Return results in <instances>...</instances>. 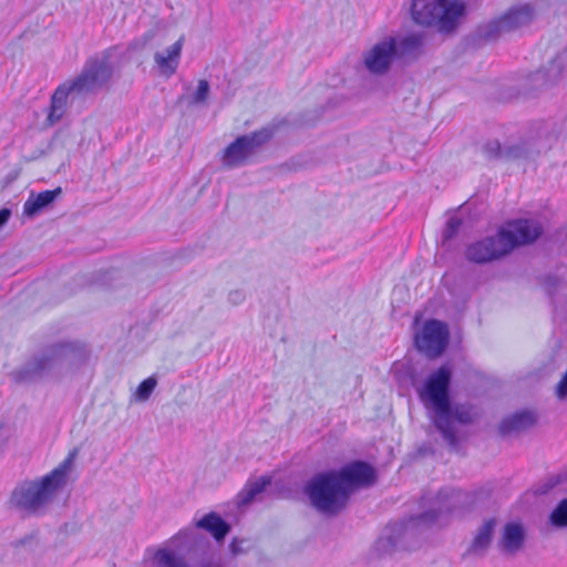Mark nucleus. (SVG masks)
<instances>
[{
	"label": "nucleus",
	"instance_id": "1",
	"mask_svg": "<svg viewBox=\"0 0 567 567\" xmlns=\"http://www.w3.org/2000/svg\"><path fill=\"white\" fill-rule=\"evenodd\" d=\"M452 372L447 365H442L431 373L423 385L417 389L421 402L431 411V420L444 441L452 450L458 445L455 423L468 424L472 422L470 410L464 405H452L449 398V388Z\"/></svg>",
	"mask_w": 567,
	"mask_h": 567
},
{
	"label": "nucleus",
	"instance_id": "2",
	"mask_svg": "<svg viewBox=\"0 0 567 567\" xmlns=\"http://www.w3.org/2000/svg\"><path fill=\"white\" fill-rule=\"evenodd\" d=\"M543 233L535 219L509 221L492 237L478 240L466 249V258L476 264H485L509 254L515 247L534 243Z\"/></svg>",
	"mask_w": 567,
	"mask_h": 567
},
{
	"label": "nucleus",
	"instance_id": "3",
	"mask_svg": "<svg viewBox=\"0 0 567 567\" xmlns=\"http://www.w3.org/2000/svg\"><path fill=\"white\" fill-rule=\"evenodd\" d=\"M76 454V450L71 451L68 457L49 474L17 486L11 495L12 505L28 515L43 514L56 493L66 484Z\"/></svg>",
	"mask_w": 567,
	"mask_h": 567
},
{
	"label": "nucleus",
	"instance_id": "4",
	"mask_svg": "<svg viewBox=\"0 0 567 567\" xmlns=\"http://www.w3.org/2000/svg\"><path fill=\"white\" fill-rule=\"evenodd\" d=\"M83 358L84 349L73 342L52 344L17 370L13 375L19 382H30L56 371L64 364H75Z\"/></svg>",
	"mask_w": 567,
	"mask_h": 567
},
{
	"label": "nucleus",
	"instance_id": "5",
	"mask_svg": "<svg viewBox=\"0 0 567 567\" xmlns=\"http://www.w3.org/2000/svg\"><path fill=\"white\" fill-rule=\"evenodd\" d=\"M305 491L311 505L318 512L327 515L339 513L346 507L349 498L333 471L313 476Z\"/></svg>",
	"mask_w": 567,
	"mask_h": 567
},
{
	"label": "nucleus",
	"instance_id": "6",
	"mask_svg": "<svg viewBox=\"0 0 567 567\" xmlns=\"http://www.w3.org/2000/svg\"><path fill=\"white\" fill-rule=\"evenodd\" d=\"M411 13L417 24L450 31L464 13V4L457 0H413Z\"/></svg>",
	"mask_w": 567,
	"mask_h": 567
},
{
	"label": "nucleus",
	"instance_id": "7",
	"mask_svg": "<svg viewBox=\"0 0 567 567\" xmlns=\"http://www.w3.org/2000/svg\"><path fill=\"white\" fill-rule=\"evenodd\" d=\"M112 54L104 51L86 60L82 71L71 83L76 90V95L93 94L102 90L113 75Z\"/></svg>",
	"mask_w": 567,
	"mask_h": 567
},
{
	"label": "nucleus",
	"instance_id": "8",
	"mask_svg": "<svg viewBox=\"0 0 567 567\" xmlns=\"http://www.w3.org/2000/svg\"><path fill=\"white\" fill-rule=\"evenodd\" d=\"M536 8L532 3L512 7L499 18L489 21L480 29L481 38L494 41L504 34L528 25L536 18Z\"/></svg>",
	"mask_w": 567,
	"mask_h": 567
},
{
	"label": "nucleus",
	"instance_id": "9",
	"mask_svg": "<svg viewBox=\"0 0 567 567\" xmlns=\"http://www.w3.org/2000/svg\"><path fill=\"white\" fill-rule=\"evenodd\" d=\"M461 493L454 489H444L437 493L431 508L419 516L411 517L400 530L405 534L416 528H426L442 522V517L450 514L461 504Z\"/></svg>",
	"mask_w": 567,
	"mask_h": 567
},
{
	"label": "nucleus",
	"instance_id": "10",
	"mask_svg": "<svg viewBox=\"0 0 567 567\" xmlns=\"http://www.w3.org/2000/svg\"><path fill=\"white\" fill-rule=\"evenodd\" d=\"M271 134V130L262 128L237 137L224 152V165L228 167L243 165L260 145L270 140Z\"/></svg>",
	"mask_w": 567,
	"mask_h": 567
},
{
	"label": "nucleus",
	"instance_id": "11",
	"mask_svg": "<svg viewBox=\"0 0 567 567\" xmlns=\"http://www.w3.org/2000/svg\"><path fill=\"white\" fill-rule=\"evenodd\" d=\"M449 341V328L439 320H429L424 323L419 336L415 337L416 348L427 357L441 355Z\"/></svg>",
	"mask_w": 567,
	"mask_h": 567
},
{
	"label": "nucleus",
	"instance_id": "12",
	"mask_svg": "<svg viewBox=\"0 0 567 567\" xmlns=\"http://www.w3.org/2000/svg\"><path fill=\"white\" fill-rule=\"evenodd\" d=\"M567 66V50L555 51L547 62L530 75V83L534 90H545L556 85Z\"/></svg>",
	"mask_w": 567,
	"mask_h": 567
},
{
	"label": "nucleus",
	"instance_id": "13",
	"mask_svg": "<svg viewBox=\"0 0 567 567\" xmlns=\"http://www.w3.org/2000/svg\"><path fill=\"white\" fill-rule=\"evenodd\" d=\"M348 496L360 487L369 486L377 480L374 468L365 462H351L339 471H333Z\"/></svg>",
	"mask_w": 567,
	"mask_h": 567
},
{
	"label": "nucleus",
	"instance_id": "14",
	"mask_svg": "<svg viewBox=\"0 0 567 567\" xmlns=\"http://www.w3.org/2000/svg\"><path fill=\"white\" fill-rule=\"evenodd\" d=\"M396 56V40L393 37L375 43L364 53L363 63L372 74L381 75L389 71Z\"/></svg>",
	"mask_w": 567,
	"mask_h": 567
},
{
	"label": "nucleus",
	"instance_id": "15",
	"mask_svg": "<svg viewBox=\"0 0 567 567\" xmlns=\"http://www.w3.org/2000/svg\"><path fill=\"white\" fill-rule=\"evenodd\" d=\"M538 414L534 410H522L505 417L499 424L502 435H513L527 431L536 425Z\"/></svg>",
	"mask_w": 567,
	"mask_h": 567
},
{
	"label": "nucleus",
	"instance_id": "16",
	"mask_svg": "<svg viewBox=\"0 0 567 567\" xmlns=\"http://www.w3.org/2000/svg\"><path fill=\"white\" fill-rule=\"evenodd\" d=\"M71 94L76 95V90L70 80H66L55 89L51 96V104L47 117L50 124H55L63 117Z\"/></svg>",
	"mask_w": 567,
	"mask_h": 567
},
{
	"label": "nucleus",
	"instance_id": "17",
	"mask_svg": "<svg viewBox=\"0 0 567 567\" xmlns=\"http://www.w3.org/2000/svg\"><path fill=\"white\" fill-rule=\"evenodd\" d=\"M525 542V530L518 523H507L497 542L499 551L506 555H515L518 553Z\"/></svg>",
	"mask_w": 567,
	"mask_h": 567
},
{
	"label": "nucleus",
	"instance_id": "18",
	"mask_svg": "<svg viewBox=\"0 0 567 567\" xmlns=\"http://www.w3.org/2000/svg\"><path fill=\"white\" fill-rule=\"evenodd\" d=\"M496 520H485L476 530V534L468 546L466 554L474 557H484L493 540Z\"/></svg>",
	"mask_w": 567,
	"mask_h": 567
},
{
	"label": "nucleus",
	"instance_id": "19",
	"mask_svg": "<svg viewBox=\"0 0 567 567\" xmlns=\"http://www.w3.org/2000/svg\"><path fill=\"white\" fill-rule=\"evenodd\" d=\"M184 38L182 37L165 52H156L154 54V61L158 66L162 74L171 76L176 72L179 63Z\"/></svg>",
	"mask_w": 567,
	"mask_h": 567
},
{
	"label": "nucleus",
	"instance_id": "20",
	"mask_svg": "<svg viewBox=\"0 0 567 567\" xmlns=\"http://www.w3.org/2000/svg\"><path fill=\"white\" fill-rule=\"evenodd\" d=\"M60 187L52 190H44L39 194L31 193L23 204V215L33 218L39 215L43 209L49 207L61 195Z\"/></svg>",
	"mask_w": 567,
	"mask_h": 567
},
{
	"label": "nucleus",
	"instance_id": "21",
	"mask_svg": "<svg viewBox=\"0 0 567 567\" xmlns=\"http://www.w3.org/2000/svg\"><path fill=\"white\" fill-rule=\"evenodd\" d=\"M152 567H190L186 558L172 548H159L152 558Z\"/></svg>",
	"mask_w": 567,
	"mask_h": 567
},
{
	"label": "nucleus",
	"instance_id": "22",
	"mask_svg": "<svg viewBox=\"0 0 567 567\" xmlns=\"http://www.w3.org/2000/svg\"><path fill=\"white\" fill-rule=\"evenodd\" d=\"M196 526L209 532L217 540H221L229 532L228 524L216 513H209L200 518Z\"/></svg>",
	"mask_w": 567,
	"mask_h": 567
},
{
	"label": "nucleus",
	"instance_id": "23",
	"mask_svg": "<svg viewBox=\"0 0 567 567\" xmlns=\"http://www.w3.org/2000/svg\"><path fill=\"white\" fill-rule=\"evenodd\" d=\"M271 482L269 476H261L255 481H249L243 491L237 495L238 505L245 506L250 504L257 495L265 491Z\"/></svg>",
	"mask_w": 567,
	"mask_h": 567
},
{
	"label": "nucleus",
	"instance_id": "24",
	"mask_svg": "<svg viewBox=\"0 0 567 567\" xmlns=\"http://www.w3.org/2000/svg\"><path fill=\"white\" fill-rule=\"evenodd\" d=\"M540 152L539 147H535L530 143L525 141L517 142L511 145H506L504 147V159H523L528 158L534 154H538Z\"/></svg>",
	"mask_w": 567,
	"mask_h": 567
},
{
	"label": "nucleus",
	"instance_id": "25",
	"mask_svg": "<svg viewBox=\"0 0 567 567\" xmlns=\"http://www.w3.org/2000/svg\"><path fill=\"white\" fill-rule=\"evenodd\" d=\"M423 45V38L420 34H410L396 42V55H415Z\"/></svg>",
	"mask_w": 567,
	"mask_h": 567
},
{
	"label": "nucleus",
	"instance_id": "26",
	"mask_svg": "<svg viewBox=\"0 0 567 567\" xmlns=\"http://www.w3.org/2000/svg\"><path fill=\"white\" fill-rule=\"evenodd\" d=\"M548 523L555 528H567V498L561 499L551 511Z\"/></svg>",
	"mask_w": 567,
	"mask_h": 567
},
{
	"label": "nucleus",
	"instance_id": "27",
	"mask_svg": "<svg viewBox=\"0 0 567 567\" xmlns=\"http://www.w3.org/2000/svg\"><path fill=\"white\" fill-rule=\"evenodd\" d=\"M157 385V380L154 377H150L142 381L135 392L132 395V400L136 402H145L152 395L154 389Z\"/></svg>",
	"mask_w": 567,
	"mask_h": 567
},
{
	"label": "nucleus",
	"instance_id": "28",
	"mask_svg": "<svg viewBox=\"0 0 567 567\" xmlns=\"http://www.w3.org/2000/svg\"><path fill=\"white\" fill-rule=\"evenodd\" d=\"M209 94V84L206 80H200L197 85L196 92L193 94L190 99L192 104H202L204 103Z\"/></svg>",
	"mask_w": 567,
	"mask_h": 567
},
{
	"label": "nucleus",
	"instance_id": "29",
	"mask_svg": "<svg viewBox=\"0 0 567 567\" xmlns=\"http://www.w3.org/2000/svg\"><path fill=\"white\" fill-rule=\"evenodd\" d=\"M483 151L488 158H503L504 159V147H502L498 141H488Z\"/></svg>",
	"mask_w": 567,
	"mask_h": 567
},
{
	"label": "nucleus",
	"instance_id": "30",
	"mask_svg": "<svg viewBox=\"0 0 567 567\" xmlns=\"http://www.w3.org/2000/svg\"><path fill=\"white\" fill-rule=\"evenodd\" d=\"M461 225H462V220L458 217L453 216V217L449 218V220L446 223V228H445L444 235H443L444 238L450 239L453 236H455L456 233L458 231Z\"/></svg>",
	"mask_w": 567,
	"mask_h": 567
},
{
	"label": "nucleus",
	"instance_id": "31",
	"mask_svg": "<svg viewBox=\"0 0 567 567\" xmlns=\"http://www.w3.org/2000/svg\"><path fill=\"white\" fill-rule=\"evenodd\" d=\"M228 300L233 305H240L245 300V295L241 290H234V291H230V293L228 296Z\"/></svg>",
	"mask_w": 567,
	"mask_h": 567
},
{
	"label": "nucleus",
	"instance_id": "32",
	"mask_svg": "<svg viewBox=\"0 0 567 567\" xmlns=\"http://www.w3.org/2000/svg\"><path fill=\"white\" fill-rule=\"evenodd\" d=\"M11 217V210L9 208L0 209V228H2Z\"/></svg>",
	"mask_w": 567,
	"mask_h": 567
},
{
	"label": "nucleus",
	"instance_id": "33",
	"mask_svg": "<svg viewBox=\"0 0 567 567\" xmlns=\"http://www.w3.org/2000/svg\"><path fill=\"white\" fill-rule=\"evenodd\" d=\"M384 539H386V542H388L389 544H391L392 546H395V545H396V544H395V542L393 540V538H392V536H391V535H388V536H385L384 538H381V540H380V542L382 543V542H384Z\"/></svg>",
	"mask_w": 567,
	"mask_h": 567
},
{
	"label": "nucleus",
	"instance_id": "34",
	"mask_svg": "<svg viewBox=\"0 0 567 567\" xmlns=\"http://www.w3.org/2000/svg\"><path fill=\"white\" fill-rule=\"evenodd\" d=\"M145 37H146L147 40H150L152 38V34L151 33H146Z\"/></svg>",
	"mask_w": 567,
	"mask_h": 567
}]
</instances>
